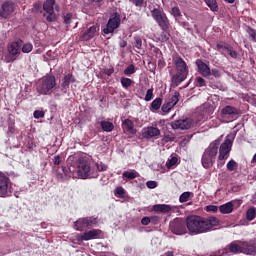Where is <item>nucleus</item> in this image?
I'll return each mask as SVG.
<instances>
[{
    "label": "nucleus",
    "mask_w": 256,
    "mask_h": 256,
    "mask_svg": "<svg viewBox=\"0 0 256 256\" xmlns=\"http://www.w3.org/2000/svg\"><path fill=\"white\" fill-rule=\"evenodd\" d=\"M68 163H71L69 168L62 166V171L65 177H75V173L80 179L93 178L95 175L91 173V160L85 156L74 154L69 156Z\"/></svg>",
    "instance_id": "1"
},
{
    "label": "nucleus",
    "mask_w": 256,
    "mask_h": 256,
    "mask_svg": "<svg viewBox=\"0 0 256 256\" xmlns=\"http://www.w3.org/2000/svg\"><path fill=\"white\" fill-rule=\"evenodd\" d=\"M217 225H219V219L215 216L205 218L199 215H190L186 218V227L190 235L209 233Z\"/></svg>",
    "instance_id": "2"
},
{
    "label": "nucleus",
    "mask_w": 256,
    "mask_h": 256,
    "mask_svg": "<svg viewBox=\"0 0 256 256\" xmlns=\"http://www.w3.org/2000/svg\"><path fill=\"white\" fill-rule=\"evenodd\" d=\"M222 141L223 135L210 143L207 149H205L201 159L204 169H211V166L215 164V159H217V153L219 152V145H221Z\"/></svg>",
    "instance_id": "3"
},
{
    "label": "nucleus",
    "mask_w": 256,
    "mask_h": 256,
    "mask_svg": "<svg viewBox=\"0 0 256 256\" xmlns=\"http://www.w3.org/2000/svg\"><path fill=\"white\" fill-rule=\"evenodd\" d=\"M55 87H57V79L55 76L47 74L38 82L36 91L40 95H51Z\"/></svg>",
    "instance_id": "4"
},
{
    "label": "nucleus",
    "mask_w": 256,
    "mask_h": 256,
    "mask_svg": "<svg viewBox=\"0 0 256 256\" xmlns=\"http://www.w3.org/2000/svg\"><path fill=\"white\" fill-rule=\"evenodd\" d=\"M233 141H235L234 134H228L224 142L220 145L218 159L223 161V159H229L231 150L233 149Z\"/></svg>",
    "instance_id": "5"
},
{
    "label": "nucleus",
    "mask_w": 256,
    "mask_h": 256,
    "mask_svg": "<svg viewBox=\"0 0 256 256\" xmlns=\"http://www.w3.org/2000/svg\"><path fill=\"white\" fill-rule=\"evenodd\" d=\"M151 15L156 21V23L159 25V27L162 29V31H169V27H171V23L169 22V18H167V14L159 8H154L151 11Z\"/></svg>",
    "instance_id": "6"
},
{
    "label": "nucleus",
    "mask_w": 256,
    "mask_h": 256,
    "mask_svg": "<svg viewBox=\"0 0 256 256\" xmlns=\"http://www.w3.org/2000/svg\"><path fill=\"white\" fill-rule=\"evenodd\" d=\"M119 27H121V14L114 12L110 15L105 27H102V33H104V35L115 33V29H119Z\"/></svg>",
    "instance_id": "7"
},
{
    "label": "nucleus",
    "mask_w": 256,
    "mask_h": 256,
    "mask_svg": "<svg viewBox=\"0 0 256 256\" xmlns=\"http://www.w3.org/2000/svg\"><path fill=\"white\" fill-rule=\"evenodd\" d=\"M93 225H97V218L93 216L79 218L74 222V229L76 231H85V229H91Z\"/></svg>",
    "instance_id": "8"
},
{
    "label": "nucleus",
    "mask_w": 256,
    "mask_h": 256,
    "mask_svg": "<svg viewBox=\"0 0 256 256\" xmlns=\"http://www.w3.org/2000/svg\"><path fill=\"white\" fill-rule=\"evenodd\" d=\"M44 17L48 23L57 21V14H55V0H46L43 4Z\"/></svg>",
    "instance_id": "9"
},
{
    "label": "nucleus",
    "mask_w": 256,
    "mask_h": 256,
    "mask_svg": "<svg viewBox=\"0 0 256 256\" xmlns=\"http://www.w3.org/2000/svg\"><path fill=\"white\" fill-rule=\"evenodd\" d=\"M103 237V231L99 229H92L83 234L76 235V241L81 243L82 241H91L92 239H101Z\"/></svg>",
    "instance_id": "10"
},
{
    "label": "nucleus",
    "mask_w": 256,
    "mask_h": 256,
    "mask_svg": "<svg viewBox=\"0 0 256 256\" xmlns=\"http://www.w3.org/2000/svg\"><path fill=\"white\" fill-rule=\"evenodd\" d=\"M170 230L174 235H185L187 233V221H183L181 218H176L170 222Z\"/></svg>",
    "instance_id": "11"
},
{
    "label": "nucleus",
    "mask_w": 256,
    "mask_h": 256,
    "mask_svg": "<svg viewBox=\"0 0 256 256\" xmlns=\"http://www.w3.org/2000/svg\"><path fill=\"white\" fill-rule=\"evenodd\" d=\"M16 7H17V5L15 4V2H13V1H5L1 5L0 17L2 19H9V17H11V15H13V13H15V8Z\"/></svg>",
    "instance_id": "12"
},
{
    "label": "nucleus",
    "mask_w": 256,
    "mask_h": 256,
    "mask_svg": "<svg viewBox=\"0 0 256 256\" xmlns=\"http://www.w3.org/2000/svg\"><path fill=\"white\" fill-rule=\"evenodd\" d=\"M173 64L178 73H184L189 75V66H187V62L183 60L179 54H176L172 57Z\"/></svg>",
    "instance_id": "13"
},
{
    "label": "nucleus",
    "mask_w": 256,
    "mask_h": 256,
    "mask_svg": "<svg viewBox=\"0 0 256 256\" xmlns=\"http://www.w3.org/2000/svg\"><path fill=\"white\" fill-rule=\"evenodd\" d=\"M11 187V179L5 174L0 173V197H7L9 195V188Z\"/></svg>",
    "instance_id": "14"
},
{
    "label": "nucleus",
    "mask_w": 256,
    "mask_h": 256,
    "mask_svg": "<svg viewBox=\"0 0 256 256\" xmlns=\"http://www.w3.org/2000/svg\"><path fill=\"white\" fill-rule=\"evenodd\" d=\"M179 97H181V94L178 91H175L174 95L162 105L161 109L163 113H169V111L179 103Z\"/></svg>",
    "instance_id": "15"
},
{
    "label": "nucleus",
    "mask_w": 256,
    "mask_h": 256,
    "mask_svg": "<svg viewBox=\"0 0 256 256\" xmlns=\"http://www.w3.org/2000/svg\"><path fill=\"white\" fill-rule=\"evenodd\" d=\"M172 129H181L182 131L185 129H191L193 127V120L191 118L175 120L171 123Z\"/></svg>",
    "instance_id": "16"
},
{
    "label": "nucleus",
    "mask_w": 256,
    "mask_h": 256,
    "mask_svg": "<svg viewBox=\"0 0 256 256\" xmlns=\"http://www.w3.org/2000/svg\"><path fill=\"white\" fill-rule=\"evenodd\" d=\"M161 135V130L154 126H148L142 129V137L144 139H157Z\"/></svg>",
    "instance_id": "17"
},
{
    "label": "nucleus",
    "mask_w": 256,
    "mask_h": 256,
    "mask_svg": "<svg viewBox=\"0 0 256 256\" xmlns=\"http://www.w3.org/2000/svg\"><path fill=\"white\" fill-rule=\"evenodd\" d=\"M242 251L244 255H256V238L250 241L242 242Z\"/></svg>",
    "instance_id": "18"
},
{
    "label": "nucleus",
    "mask_w": 256,
    "mask_h": 256,
    "mask_svg": "<svg viewBox=\"0 0 256 256\" xmlns=\"http://www.w3.org/2000/svg\"><path fill=\"white\" fill-rule=\"evenodd\" d=\"M195 63L198 69V73L202 75V77L211 76V68L205 62H203V60L197 59Z\"/></svg>",
    "instance_id": "19"
},
{
    "label": "nucleus",
    "mask_w": 256,
    "mask_h": 256,
    "mask_svg": "<svg viewBox=\"0 0 256 256\" xmlns=\"http://www.w3.org/2000/svg\"><path fill=\"white\" fill-rule=\"evenodd\" d=\"M21 47H23V40L18 39L17 41L12 42L8 46V53L12 57H16V55H19V53H21Z\"/></svg>",
    "instance_id": "20"
},
{
    "label": "nucleus",
    "mask_w": 256,
    "mask_h": 256,
    "mask_svg": "<svg viewBox=\"0 0 256 256\" xmlns=\"http://www.w3.org/2000/svg\"><path fill=\"white\" fill-rule=\"evenodd\" d=\"M237 115H239V109L231 105H227L221 110L222 117H230L231 119H235Z\"/></svg>",
    "instance_id": "21"
},
{
    "label": "nucleus",
    "mask_w": 256,
    "mask_h": 256,
    "mask_svg": "<svg viewBox=\"0 0 256 256\" xmlns=\"http://www.w3.org/2000/svg\"><path fill=\"white\" fill-rule=\"evenodd\" d=\"M99 31V26L93 25L90 28H88L81 36L80 39L82 41H91L93 37L97 35V32Z\"/></svg>",
    "instance_id": "22"
},
{
    "label": "nucleus",
    "mask_w": 256,
    "mask_h": 256,
    "mask_svg": "<svg viewBox=\"0 0 256 256\" xmlns=\"http://www.w3.org/2000/svg\"><path fill=\"white\" fill-rule=\"evenodd\" d=\"M224 253H233L234 255H239V253H243V243L241 245L232 242L225 249Z\"/></svg>",
    "instance_id": "23"
},
{
    "label": "nucleus",
    "mask_w": 256,
    "mask_h": 256,
    "mask_svg": "<svg viewBox=\"0 0 256 256\" xmlns=\"http://www.w3.org/2000/svg\"><path fill=\"white\" fill-rule=\"evenodd\" d=\"M187 75L189 74L176 72L171 78L172 87H179V85L182 84L185 79H187Z\"/></svg>",
    "instance_id": "24"
},
{
    "label": "nucleus",
    "mask_w": 256,
    "mask_h": 256,
    "mask_svg": "<svg viewBox=\"0 0 256 256\" xmlns=\"http://www.w3.org/2000/svg\"><path fill=\"white\" fill-rule=\"evenodd\" d=\"M122 129L130 135H136L137 129H135V124L132 122L131 119H125L122 123Z\"/></svg>",
    "instance_id": "25"
},
{
    "label": "nucleus",
    "mask_w": 256,
    "mask_h": 256,
    "mask_svg": "<svg viewBox=\"0 0 256 256\" xmlns=\"http://www.w3.org/2000/svg\"><path fill=\"white\" fill-rule=\"evenodd\" d=\"M75 81L76 80L73 74L64 75L61 83L62 91H64V93H67V90L69 89V85H71V83H75Z\"/></svg>",
    "instance_id": "26"
},
{
    "label": "nucleus",
    "mask_w": 256,
    "mask_h": 256,
    "mask_svg": "<svg viewBox=\"0 0 256 256\" xmlns=\"http://www.w3.org/2000/svg\"><path fill=\"white\" fill-rule=\"evenodd\" d=\"M152 209L156 213H170V211H173L175 207H172L171 205H168V204H155L152 207Z\"/></svg>",
    "instance_id": "27"
},
{
    "label": "nucleus",
    "mask_w": 256,
    "mask_h": 256,
    "mask_svg": "<svg viewBox=\"0 0 256 256\" xmlns=\"http://www.w3.org/2000/svg\"><path fill=\"white\" fill-rule=\"evenodd\" d=\"M220 213L222 215H229V213H233V202H228L219 207Z\"/></svg>",
    "instance_id": "28"
},
{
    "label": "nucleus",
    "mask_w": 256,
    "mask_h": 256,
    "mask_svg": "<svg viewBox=\"0 0 256 256\" xmlns=\"http://www.w3.org/2000/svg\"><path fill=\"white\" fill-rule=\"evenodd\" d=\"M100 127L102 131H105L106 133H111V131L115 129V125L113 124V122H109L105 120L100 122Z\"/></svg>",
    "instance_id": "29"
},
{
    "label": "nucleus",
    "mask_w": 256,
    "mask_h": 256,
    "mask_svg": "<svg viewBox=\"0 0 256 256\" xmlns=\"http://www.w3.org/2000/svg\"><path fill=\"white\" fill-rule=\"evenodd\" d=\"M173 141H175V134L168 132V133H165L163 138L161 139V144L167 145V143H173Z\"/></svg>",
    "instance_id": "30"
},
{
    "label": "nucleus",
    "mask_w": 256,
    "mask_h": 256,
    "mask_svg": "<svg viewBox=\"0 0 256 256\" xmlns=\"http://www.w3.org/2000/svg\"><path fill=\"white\" fill-rule=\"evenodd\" d=\"M161 105H163V99L155 98L150 105V110L159 111V109H161Z\"/></svg>",
    "instance_id": "31"
},
{
    "label": "nucleus",
    "mask_w": 256,
    "mask_h": 256,
    "mask_svg": "<svg viewBox=\"0 0 256 256\" xmlns=\"http://www.w3.org/2000/svg\"><path fill=\"white\" fill-rule=\"evenodd\" d=\"M123 179H129L130 181L133 179H137L139 177V172L132 170V171H124L122 174Z\"/></svg>",
    "instance_id": "32"
},
{
    "label": "nucleus",
    "mask_w": 256,
    "mask_h": 256,
    "mask_svg": "<svg viewBox=\"0 0 256 256\" xmlns=\"http://www.w3.org/2000/svg\"><path fill=\"white\" fill-rule=\"evenodd\" d=\"M207 7L212 10L214 13L219 11V5L217 4V0H204Z\"/></svg>",
    "instance_id": "33"
},
{
    "label": "nucleus",
    "mask_w": 256,
    "mask_h": 256,
    "mask_svg": "<svg viewBox=\"0 0 256 256\" xmlns=\"http://www.w3.org/2000/svg\"><path fill=\"white\" fill-rule=\"evenodd\" d=\"M170 38H171V34L167 30H163L158 36V39L161 41V43H167V41Z\"/></svg>",
    "instance_id": "34"
},
{
    "label": "nucleus",
    "mask_w": 256,
    "mask_h": 256,
    "mask_svg": "<svg viewBox=\"0 0 256 256\" xmlns=\"http://www.w3.org/2000/svg\"><path fill=\"white\" fill-rule=\"evenodd\" d=\"M256 217V208L251 207L246 212V219L247 221H253Z\"/></svg>",
    "instance_id": "35"
},
{
    "label": "nucleus",
    "mask_w": 256,
    "mask_h": 256,
    "mask_svg": "<svg viewBox=\"0 0 256 256\" xmlns=\"http://www.w3.org/2000/svg\"><path fill=\"white\" fill-rule=\"evenodd\" d=\"M190 197H193V192H184L180 195L179 202L180 203H187V201H189Z\"/></svg>",
    "instance_id": "36"
},
{
    "label": "nucleus",
    "mask_w": 256,
    "mask_h": 256,
    "mask_svg": "<svg viewBox=\"0 0 256 256\" xmlns=\"http://www.w3.org/2000/svg\"><path fill=\"white\" fill-rule=\"evenodd\" d=\"M63 21H64L66 27H70L71 23H73V13H66L63 16Z\"/></svg>",
    "instance_id": "37"
},
{
    "label": "nucleus",
    "mask_w": 256,
    "mask_h": 256,
    "mask_svg": "<svg viewBox=\"0 0 256 256\" xmlns=\"http://www.w3.org/2000/svg\"><path fill=\"white\" fill-rule=\"evenodd\" d=\"M121 85L124 89H129V87L131 85H133V80H131V78H125V77H122L121 78Z\"/></svg>",
    "instance_id": "38"
},
{
    "label": "nucleus",
    "mask_w": 256,
    "mask_h": 256,
    "mask_svg": "<svg viewBox=\"0 0 256 256\" xmlns=\"http://www.w3.org/2000/svg\"><path fill=\"white\" fill-rule=\"evenodd\" d=\"M133 45L136 47V49H143V40L141 39V36L134 37Z\"/></svg>",
    "instance_id": "39"
},
{
    "label": "nucleus",
    "mask_w": 256,
    "mask_h": 256,
    "mask_svg": "<svg viewBox=\"0 0 256 256\" xmlns=\"http://www.w3.org/2000/svg\"><path fill=\"white\" fill-rule=\"evenodd\" d=\"M129 2L132 3V5L135 7H139L140 9L141 7L147 6V2L145 0H129Z\"/></svg>",
    "instance_id": "40"
},
{
    "label": "nucleus",
    "mask_w": 256,
    "mask_h": 256,
    "mask_svg": "<svg viewBox=\"0 0 256 256\" xmlns=\"http://www.w3.org/2000/svg\"><path fill=\"white\" fill-rule=\"evenodd\" d=\"M226 52L228 53V55H230L232 59H237V57H239V53H237V51H235V49H233L231 45L228 46Z\"/></svg>",
    "instance_id": "41"
},
{
    "label": "nucleus",
    "mask_w": 256,
    "mask_h": 256,
    "mask_svg": "<svg viewBox=\"0 0 256 256\" xmlns=\"http://www.w3.org/2000/svg\"><path fill=\"white\" fill-rule=\"evenodd\" d=\"M135 73V65L130 64L125 70L124 75H127L130 77V75H133Z\"/></svg>",
    "instance_id": "42"
},
{
    "label": "nucleus",
    "mask_w": 256,
    "mask_h": 256,
    "mask_svg": "<svg viewBox=\"0 0 256 256\" xmlns=\"http://www.w3.org/2000/svg\"><path fill=\"white\" fill-rule=\"evenodd\" d=\"M195 85H196V87H206L207 83H206L205 79H203L202 77H196Z\"/></svg>",
    "instance_id": "43"
},
{
    "label": "nucleus",
    "mask_w": 256,
    "mask_h": 256,
    "mask_svg": "<svg viewBox=\"0 0 256 256\" xmlns=\"http://www.w3.org/2000/svg\"><path fill=\"white\" fill-rule=\"evenodd\" d=\"M226 167L229 171H235V169L238 167V164L235 160L232 159L227 163Z\"/></svg>",
    "instance_id": "44"
},
{
    "label": "nucleus",
    "mask_w": 256,
    "mask_h": 256,
    "mask_svg": "<svg viewBox=\"0 0 256 256\" xmlns=\"http://www.w3.org/2000/svg\"><path fill=\"white\" fill-rule=\"evenodd\" d=\"M33 51V44L26 43L22 46V53H31Z\"/></svg>",
    "instance_id": "45"
},
{
    "label": "nucleus",
    "mask_w": 256,
    "mask_h": 256,
    "mask_svg": "<svg viewBox=\"0 0 256 256\" xmlns=\"http://www.w3.org/2000/svg\"><path fill=\"white\" fill-rule=\"evenodd\" d=\"M177 161H179V159H177V157H172L171 159H169L166 162L167 169H171V167H173L174 165H177Z\"/></svg>",
    "instance_id": "46"
},
{
    "label": "nucleus",
    "mask_w": 256,
    "mask_h": 256,
    "mask_svg": "<svg viewBox=\"0 0 256 256\" xmlns=\"http://www.w3.org/2000/svg\"><path fill=\"white\" fill-rule=\"evenodd\" d=\"M171 15H173V17H175V19H178V17H181V10L179 9V7H173L171 9Z\"/></svg>",
    "instance_id": "47"
},
{
    "label": "nucleus",
    "mask_w": 256,
    "mask_h": 256,
    "mask_svg": "<svg viewBox=\"0 0 256 256\" xmlns=\"http://www.w3.org/2000/svg\"><path fill=\"white\" fill-rule=\"evenodd\" d=\"M153 88H150L147 90L146 95H145V101H151L153 99Z\"/></svg>",
    "instance_id": "48"
},
{
    "label": "nucleus",
    "mask_w": 256,
    "mask_h": 256,
    "mask_svg": "<svg viewBox=\"0 0 256 256\" xmlns=\"http://www.w3.org/2000/svg\"><path fill=\"white\" fill-rule=\"evenodd\" d=\"M33 115H34V119H43V117H45V112L41 110H36L34 111Z\"/></svg>",
    "instance_id": "49"
},
{
    "label": "nucleus",
    "mask_w": 256,
    "mask_h": 256,
    "mask_svg": "<svg viewBox=\"0 0 256 256\" xmlns=\"http://www.w3.org/2000/svg\"><path fill=\"white\" fill-rule=\"evenodd\" d=\"M206 211L208 213H217V211H219V207H217L215 205H208V206H206Z\"/></svg>",
    "instance_id": "50"
},
{
    "label": "nucleus",
    "mask_w": 256,
    "mask_h": 256,
    "mask_svg": "<svg viewBox=\"0 0 256 256\" xmlns=\"http://www.w3.org/2000/svg\"><path fill=\"white\" fill-rule=\"evenodd\" d=\"M115 195H119V197H123L125 195V189L123 187L119 186L114 190Z\"/></svg>",
    "instance_id": "51"
},
{
    "label": "nucleus",
    "mask_w": 256,
    "mask_h": 256,
    "mask_svg": "<svg viewBox=\"0 0 256 256\" xmlns=\"http://www.w3.org/2000/svg\"><path fill=\"white\" fill-rule=\"evenodd\" d=\"M216 47L218 51H222L223 53V51H227V49L229 48V44L218 43Z\"/></svg>",
    "instance_id": "52"
},
{
    "label": "nucleus",
    "mask_w": 256,
    "mask_h": 256,
    "mask_svg": "<svg viewBox=\"0 0 256 256\" xmlns=\"http://www.w3.org/2000/svg\"><path fill=\"white\" fill-rule=\"evenodd\" d=\"M210 75H213V77H215L216 79H219L221 77V71H219V69H217V68H213L211 70Z\"/></svg>",
    "instance_id": "53"
},
{
    "label": "nucleus",
    "mask_w": 256,
    "mask_h": 256,
    "mask_svg": "<svg viewBox=\"0 0 256 256\" xmlns=\"http://www.w3.org/2000/svg\"><path fill=\"white\" fill-rule=\"evenodd\" d=\"M146 187L148 189H155V188H157V181H148V182H146Z\"/></svg>",
    "instance_id": "54"
},
{
    "label": "nucleus",
    "mask_w": 256,
    "mask_h": 256,
    "mask_svg": "<svg viewBox=\"0 0 256 256\" xmlns=\"http://www.w3.org/2000/svg\"><path fill=\"white\" fill-rule=\"evenodd\" d=\"M54 165H61L62 158L60 155L54 156L52 159Z\"/></svg>",
    "instance_id": "55"
},
{
    "label": "nucleus",
    "mask_w": 256,
    "mask_h": 256,
    "mask_svg": "<svg viewBox=\"0 0 256 256\" xmlns=\"http://www.w3.org/2000/svg\"><path fill=\"white\" fill-rule=\"evenodd\" d=\"M150 223H152V225H158L159 224V216L150 217Z\"/></svg>",
    "instance_id": "56"
},
{
    "label": "nucleus",
    "mask_w": 256,
    "mask_h": 256,
    "mask_svg": "<svg viewBox=\"0 0 256 256\" xmlns=\"http://www.w3.org/2000/svg\"><path fill=\"white\" fill-rule=\"evenodd\" d=\"M141 223H142L143 225H149V223H151V218H150V217H143V218L141 219Z\"/></svg>",
    "instance_id": "57"
},
{
    "label": "nucleus",
    "mask_w": 256,
    "mask_h": 256,
    "mask_svg": "<svg viewBox=\"0 0 256 256\" xmlns=\"http://www.w3.org/2000/svg\"><path fill=\"white\" fill-rule=\"evenodd\" d=\"M105 75L108 77H111L112 73H115V70L113 68L105 69L104 70Z\"/></svg>",
    "instance_id": "58"
},
{
    "label": "nucleus",
    "mask_w": 256,
    "mask_h": 256,
    "mask_svg": "<svg viewBox=\"0 0 256 256\" xmlns=\"http://www.w3.org/2000/svg\"><path fill=\"white\" fill-rule=\"evenodd\" d=\"M165 65H167V63H165V62L163 61V58H160V59L158 60V67H160V69H163V67H165Z\"/></svg>",
    "instance_id": "59"
},
{
    "label": "nucleus",
    "mask_w": 256,
    "mask_h": 256,
    "mask_svg": "<svg viewBox=\"0 0 256 256\" xmlns=\"http://www.w3.org/2000/svg\"><path fill=\"white\" fill-rule=\"evenodd\" d=\"M225 161H227V159L221 160L218 158V167H223V165H225Z\"/></svg>",
    "instance_id": "60"
},
{
    "label": "nucleus",
    "mask_w": 256,
    "mask_h": 256,
    "mask_svg": "<svg viewBox=\"0 0 256 256\" xmlns=\"http://www.w3.org/2000/svg\"><path fill=\"white\" fill-rule=\"evenodd\" d=\"M119 45H120L121 49H125V47H127V41L122 40V41H120Z\"/></svg>",
    "instance_id": "61"
},
{
    "label": "nucleus",
    "mask_w": 256,
    "mask_h": 256,
    "mask_svg": "<svg viewBox=\"0 0 256 256\" xmlns=\"http://www.w3.org/2000/svg\"><path fill=\"white\" fill-rule=\"evenodd\" d=\"M98 171H107V166L102 165L101 167L98 166Z\"/></svg>",
    "instance_id": "62"
},
{
    "label": "nucleus",
    "mask_w": 256,
    "mask_h": 256,
    "mask_svg": "<svg viewBox=\"0 0 256 256\" xmlns=\"http://www.w3.org/2000/svg\"><path fill=\"white\" fill-rule=\"evenodd\" d=\"M103 0H90V3H102Z\"/></svg>",
    "instance_id": "63"
},
{
    "label": "nucleus",
    "mask_w": 256,
    "mask_h": 256,
    "mask_svg": "<svg viewBox=\"0 0 256 256\" xmlns=\"http://www.w3.org/2000/svg\"><path fill=\"white\" fill-rule=\"evenodd\" d=\"M225 3L233 4L235 3V0H224Z\"/></svg>",
    "instance_id": "64"
}]
</instances>
